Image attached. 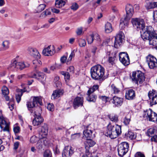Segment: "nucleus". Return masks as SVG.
Here are the masks:
<instances>
[{
	"instance_id": "obj_1",
	"label": "nucleus",
	"mask_w": 157,
	"mask_h": 157,
	"mask_svg": "<svg viewBox=\"0 0 157 157\" xmlns=\"http://www.w3.org/2000/svg\"><path fill=\"white\" fill-rule=\"evenodd\" d=\"M132 22L135 27L141 29L140 32L143 33L141 36L144 40H148L150 45L155 46L157 44V34L151 26H147L145 28L144 20L140 18H133Z\"/></svg>"
},
{
	"instance_id": "obj_2",
	"label": "nucleus",
	"mask_w": 157,
	"mask_h": 157,
	"mask_svg": "<svg viewBox=\"0 0 157 157\" xmlns=\"http://www.w3.org/2000/svg\"><path fill=\"white\" fill-rule=\"evenodd\" d=\"M132 22L135 27L141 29L140 32L143 33L141 36L144 40H148L150 45L155 46L157 44V34L151 26H147L145 28L144 20L140 18H133Z\"/></svg>"
},
{
	"instance_id": "obj_3",
	"label": "nucleus",
	"mask_w": 157,
	"mask_h": 157,
	"mask_svg": "<svg viewBox=\"0 0 157 157\" xmlns=\"http://www.w3.org/2000/svg\"><path fill=\"white\" fill-rule=\"evenodd\" d=\"M121 133V126L117 124L115 125L109 124L105 132V135L111 139H114L119 136Z\"/></svg>"
},
{
	"instance_id": "obj_4",
	"label": "nucleus",
	"mask_w": 157,
	"mask_h": 157,
	"mask_svg": "<svg viewBox=\"0 0 157 157\" xmlns=\"http://www.w3.org/2000/svg\"><path fill=\"white\" fill-rule=\"evenodd\" d=\"M121 133V126L117 124L115 125L109 124L105 132V135L111 139H114L119 136Z\"/></svg>"
},
{
	"instance_id": "obj_5",
	"label": "nucleus",
	"mask_w": 157,
	"mask_h": 157,
	"mask_svg": "<svg viewBox=\"0 0 157 157\" xmlns=\"http://www.w3.org/2000/svg\"><path fill=\"white\" fill-rule=\"evenodd\" d=\"M104 71V68L100 65L93 66L90 69L91 77L94 80H103Z\"/></svg>"
},
{
	"instance_id": "obj_6",
	"label": "nucleus",
	"mask_w": 157,
	"mask_h": 157,
	"mask_svg": "<svg viewBox=\"0 0 157 157\" xmlns=\"http://www.w3.org/2000/svg\"><path fill=\"white\" fill-rule=\"evenodd\" d=\"M18 57V56L17 57L16 59L12 61L10 66V68L12 69L21 70L29 66V64L28 63H25L24 62H18L17 59Z\"/></svg>"
},
{
	"instance_id": "obj_7",
	"label": "nucleus",
	"mask_w": 157,
	"mask_h": 157,
	"mask_svg": "<svg viewBox=\"0 0 157 157\" xmlns=\"http://www.w3.org/2000/svg\"><path fill=\"white\" fill-rule=\"evenodd\" d=\"M36 111H35L32 115L34 117L33 121V124L34 126L40 125L43 121V119L41 116V109L40 107L36 108Z\"/></svg>"
},
{
	"instance_id": "obj_8",
	"label": "nucleus",
	"mask_w": 157,
	"mask_h": 157,
	"mask_svg": "<svg viewBox=\"0 0 157 157\" xmlns=\"http://www.w3.org/2000/svg\"><path fill=\"white\" fill-rule=\"evenodd\" d=\"M131 78L137 84L141 83L144 80V74L140 71L133 72Z\"/></svg>"
},
{
	"instance_id": "obj_9",
	"label": "nucleus",
	"mask_w": 157,
	"mask_h": 157,
	"mask_svg": "<svg viewBox=\"0 0 157 157\" xmlns=\"http://www.w3.org/2000/svg\"><path fill=\"white\" fill-rule=\"evenodd\" d=\"M129 146L128 143L124 142L120 144L118 147V152L119 155L123 156L128 151Z\"/></svg>"
},
{
	"instance_id": "obj_10",
	"label": "nucleus",
	"mask_w": 157,
	"mask_h": 157,
	"mask_svg": "<svg viewBox=\"0 0 157 157\" xmlns=\"http://www.w3.org/2000/svg\"><path fill=\"white\" fill-rule=\"evenodd\" d=\"M146 59L150 69H155L157 67V59L154 56L149 55L147 57Z\"/></svg>"
},
{
	"instance_id": "obj_11",
	"label": "nucleus",
	"mask_w": 157,
	"mask_h": 157,
	"mask_svg": "<svg viewBox=\"0 0 157 157\" xmlns=\"http://www.w3.org/2000/svg\"><path fill=\"white\" fill-rule=\"evenodd\" d=\"M111 48H113L112 46H111L109 45L107 46V54L109 56L108 61L109 62L113 64L114 63V61L115 60L116 58V54L117 52H112L111 50H110V49Z\"/></svg>"
},
{
	"instance_id": "obj_12",
	"label": "nucleus",
	"mask_w": 157,
	"mask_h": 157,
	"mask_svg": "<svg viewBox=\"0 0 157 157\" xmlns=\"http://www.w3.org/2000/svg\"><path fill=\"white\" fill-rule=\"evenodd\" d=\"M124 37V33L122 32H120L115 37L114 47L118 48L122 43Z\"/></svg>"
},
{
	"instance_id": "obj_13",
	"label": "nucleus",
	"mask_w": 157,
	"mask_h": 157,
	"mask_svg": "<svg viewBox=\"0 0 157 157\" xmlns=\"http://www.w3.org/2000/svg\"><path fill=\"white\" fill-rule=\"evenodd\" d=\"M151 105L157 104V91L154 90H150L148 93Z\"/></svg>"
},
{
	"instance_id": "obj_14",
	"label": "nucleus",
	"mask_w": 157,
	"mask_h": 157,
	"mask_svg": "<svg viewBox=\"0 0 157 157\" xmlns=\"http://www.w3.org/2000/svg\"><path fill=\"white\" fill-rule=\"evenodd\" d=\"M119 60L124 65L127 66L130 63L129 57L125 52H121L119 54Z\"/></svg>"
},
{
	"instance_id": "obj_15",
	"label": "nucleus",
	"mask_w": 157,
	"mask_h": 157,
	"mask_svg": "<svg viewBox=\"0 0 157 157\" xmlns=\"http://www.w3.org/2000/svg\"><path fill=\"white\" fill-rule=\"evenodd\" d=\"M36 73H34L30 77L32 78H35L40 81L43 84L45 83L44 81L46 79L44 74L37 70L35 71Z\"/></svg>"
},
{
	"instance_id": "obj_16",
	"label": "nucleus",
	"mask_w": 157,
	"mask_h": 157,
	"mask_svg": "<svg viewBox=\"0 0 157 157\" xmlns=\"http://www.w3.org/2000/svg\"><path fill=\"white\" fill-rule=\"evenodd\" d=\"M55 48L54 46L49 45L43 50L42 54L45 56H51L55 53Z\"/></svg>"
},
{
	"instance_id": "obj_17",
	"label": "nucleus",
	"mask_w": 157,
	"mask_h": 157,
	"mask_svg": "<svg viewBox=\"0 0 157 157\" xmlns=\"http://www.w3.org/2000/svg\"><path fill=\"white\" fill-rule=\"evenodd\" d=\"M73 148L71 146H67L64 149L62 153L63 157H70L74 153Z\"/></svg>"
},
{
	"instance_id": "obj_18",
	"label": "nucleus",
	"mask_w": 157,
	"mask_h": 157,
	"mask_svg": "<svg viewBox=\"0 0 157 157\" xmlns=\"http://www.w3.org/2000/svg\"><path fill=\"white\" fill-rule=\"evenodd\" d=\"M48 132V125L45 124L39 130V138L40 139L44 138L47 135Z\"/></svg>"
},
{
	"instance_id": "obj_19",
	"label": "nucleus",
	"mask_w": 157,
	"mask_h": 157,
	"mask_svg": "<svg viewBox=\"0 0 157 157\" xmlns=\"http://www.w3.org/2000/svg\"><path fill=\"white\" fill-rule=\"evenodd\" d=\"M83 98L82 97H77L74 100L73 107L75 109L83 105Z\"/></svg>"
},
{
	"instance_id": "obj_20",
	"label": "nucleus",
	"mask_w": 157,
	"mask_h": 157,
	"mask_svg": "<svg viewBox=\"0 0 157 157\" xmlns=\"http://www.w3.org/2000/svg\"><path fill=\"white\" fill-rule=\"evenodd\" d=\"M135 92L133 90L129 89L126 91L125 98L127 99L133 100L135 98Z\"/></svg>"
},
{
	"instance_id": "obj_21",
	"label": "nucleus",
	"mask_w": 157,
	"mask_h": 157,
	"mask_svg": "<svg viewBox=\"0 0 157 157\" xmlns=\"http://www.w3.org/2000/svg\"><path fill=\"white\" fill-rule=\"evenodd\" d=\"M123 102V99L122 98L114 96L113 98L112 103L117 107L121 106Z\"/></svg>"
},
{
	"instance_id": "obj_22",
	"label": "nucleus",
	"mask_w": 157,
	"mask_h": 157,
	"mask_svg": "<svg viewBox=\"0 0 157 157\" xmlns=\"http://www.w3.org/2000/svg\"><path fill=\"white\" fill-rule=\"evenodd\" d=\"M31 114L33 113L35 111H36V108L39 107H36V105L35 102L33 100L32 101L28 102L26 104Z\"/></svg>"
},
{
	"instance_id": "obj_23",
	"label": "nucleus",
	"mask_w": 157,
	"mask_h": 157,
	"mask_svg": "<svg viewBox=\"0 0 157 157\" xmlns=\"http://www.w3.org/2000/svg\"><path fill=\"white\" fill-rule=\"evenodd\" d=\"M126 16L125 17L130 19L132 17L133 13V8L132 6L130 4L127 5L126 7Z\"/></svg>"
},
{
	"instance_id": "obj_24",
	"label": "nucleus",
	"mask_w": 157,
	"mask_h": 157,
	"mask_svg": "<svg viewBox=\"0 0 157 157\" xmlns=\"http://www.w3.org/2000/svg\"><path fill=\"white\" fill-rule=\"evenodd\" d=\"M0 127L2 128H4L3 130L4 131H9L8 124L2 117H0Z\"/></svg>"
},
{
	"instance_id": "obj_25",
	"label": "nucleus",
	"mask_w": 157,
	"mask_h": 157,
	"mask_svg": "<svg viewBox=\"0 0 157 157\" xmlns=\"http://www.w3.org/2000/svg\"><path fill=\"white\" fill-rule=\"evenodd\" d=\"M29 51L30 55L34 58L37 59H39L40 58V55L36 49L30 48H29Z\"/></svg>"
},
{
	"instance_id": "obj_26",
	"label": "nucleus",
	"mask_w": 157,
	"mask_h": 157,
	"mask_svg": "<svg viewBox=\"0 0 157 157\" xmlns=\"http://www.w3.org/2000/svg\"><path fill=\"white\" fill-rule=\"evenodd\" d=\"M92 131L87 128L84 131L83 136H85L87 140H91L94 136V135H92Z\"/></svg>"
},
{
	"instance_id": "obj_27",
	"label": "nucleus",
	"mask_w": 157,
	"mask_h": 157,
	"mask_svg": "<svg viewBox=\"0 0 157 157\" xmlns=\"http://www.w3.org/2000/svg\"><path fill=\"white\" fill-rule=\"evenodd\" d=\"M130 19L126 17L122 18L120 21V27L121 29H124L125 27L127 26L128 21Z\"/></svg>"
},
{
	"instance_id": "obj_28",
	"label": "nucleus",
	"mask_w": 157,
	"mask_h": 157,
	"mask_svg": "<svg viewBox=\"0 0 157 157\" xmlns=\"http://www.w3.org/2000/svg\"><path fill=\"white\" fill-rule=\"evenodd\" d=\"M63 94V91L61 90H56L53 91L52 95V99H55L59 97Z\"/></svg>"
},
{
	"instance_id": "obj_29",
	"label": "nucleus",
	"mask_w": 157,
	"mask_h": 157,
	"mask_svg": "<svg viewBox=\"0 0 157 157\" xmlns=\"http://www.w3.org/2000/svg\"><path fill=\"white\" fill-rule=\"evenodd\" d=\"M145 7L147 9H151L157 7V2H149L147 1L146 2Z\"/></svg>"
},
{
	"instance_id": "obj_30",
	"label": "nucleus",
	"mask_w": 157,
	"mask_h": 157,
	"mask_svg": "<svg viewBox=\"0 0 157 157\" xmlns=\"http://www.w3.org/2000/svg\"><path fill=\"white\" fill-rule=\"evenodd\" d=\"M87 96L86 97V100L89 102H95L97 98V96L91 94H87Z\"/></svg>"
},
{
	"instance_id": "obj_31",
	"label": "nucleus",
	"mask_w": 157,
	"mask_h": 157,
	"mask_svg": "<svg viewBox=\"0 0 157 157\" xmlns=\"http://www.w3.org/2000/svg\"><path fill=\"white\" fill-rule=\"evenodd\" d=\"M125 136L127 139L131 140L134 139L136 137V134L131 131H128V132L125 133Z\"/></svg>"
},
{
	"instance_id": "obj_32",
	"label": "nucleus",
	"mask_w": 157,
	"mask_h": 157,
	"mask_svg": "<svg viewBox=\"0 0 157 157\" xmlns=\"http://www.w3.org/2000/svg\"><path fill=\"white\" fill-rule=\"evenodd\" d=\"M66 0H56L55 6L57 8H60L64 6Z\"/></svg>"
},
{
	"instance_id": "obj_33",
	"label": "nucleus",
	"mask_w": 157,
	"mask_h": 157,
	"mask_svg": "<svg viewBox=\"0 0 157 157\" xmlns=\"http://www.w3.org/2000/svg\"><path fill=\"white\" fill-rule=\"evenodd\" d=\"M153 112L150 109H147L146 111H144V117H146L147 119H148L149 120V119L151 117V116L152 117Z\"/></svg>"
},
{
	"instance_id": "obj_34",
	"label": "nucleus",
	"mask_w": 157,
	"mask_h": 157,
	"mask_svg": "<svg viewBox=\"0 0 157 157\" xmlns=\"http://www.w3.org/2000/svg\"><path fill=\"white\" fill-rule=\"evenodd\" d=\"M130 118V117L128 115H127L124 118L121 119V121L124 125H127L129 124L131 121Z\"/></svg>"
},
{
	"instance_id": "obj_35",
	"label": "nucleus",
	"mask_w": 157,
	"mask_h": 157,
	"mask_svg": "<svg viewBox=\"0 0 157 157\" xmlns=\"http://www.w3.org/2000/svg\"><path fill=\"white\" fill-rule=\"evenodd\" d=\"M113 28L111 24L109 22L106 23L105 25V31L106 33H109L112 32Z\"/></svg>"
},
{
	"instance_id": "obj_36",
	"label": "nucleus",
	"mask_w": 157,
	"mask_h": 157,
	"mask_svg": "<svg viewBox=\"0 0 157 157\" xmlns=\"http://www.w3.org/2000/svg\"><path fill=\"white\" fill-rule=\"evenodd\" d=\"M156 131L157 128L156 127L150 128L147 131V135L149 136H152L153 134H154Z\"/></svg>"
},
{
	"instance_id": "obj_37",
	"label": "nucleus",
	"mask_w": 157,
	"mask_h": 157,
	"mask_svg": "<svg viewBox=\"0 0 157 157\" xmlns=\"http://www.w3.org/2000/svg\"><path fill=\"white\" fill-rule=\"evenodd\" d=\"M99 86L98 85H94L89 89L87 91V93H88V94H92L95 91L98 90L99 88Z\"/></svg>"
},
{
	"instance_id": "obj_38",
	"label": "nucleus",
	"mask_w": 157,
	"mask_h": 157,
	"mask_svg": "<svg viewBox=\"0 0 157 157\" xmlns=\"http://www.w3.org/2000/svg\"><path fill=\"white\" fill-rule=\"evenodd\" d=\"M33 100L35 102L36 105L39 104L40 105H42V99L40 97H33Z\"/></svg>"
},
{
	"instance_id": "obj_39",
	"label": "nucleus",
	"mask_w": 157,
	"mask_h": 157,
	"mask_svg": "<svg viewBox=\"0 0 157 157\" xmlns=\"http://www.w3.org/2000/svg\"><path fill=\"white\" fill-rule=\"evenodd\" d=\"M51 14V12L49 9L46 10L45 11L42 12L40 15V17L41 18H44L47 15H49Z\"/></svg>"
},
{
	"instance_id": "obj_40",
	"label": "nucleus",
	"mask_w": 157,
	"mask_h": 157,
	"mask_svg": "<svg viewBox=\"0 0 157 157\" xmlns=\"http://www.w3.org/2000/svg\"><path fill=\"white\" fill-rule=\"evenodd\" d=\"M33 63L34 65V68L35 71H37L36 68L37 67H40L41 64V61L38 59H35L33 61Z\"/></svg>"
},
{
	"instance_id": "obj_41",
	"label": "nucleus",
	"mask_w": 157,
	"mask_h": 157,
	"mask_svg": "<svg viewBox=\"0 0 157 157\" xmlns=\"http://www.w3.org/2000/svg\"><path fill=\"white\" fill-rule=\"evenodd\" d=\"M9 43L8 41L5 40L3 41L2 43V50H6L9 48Z\"/></svg>"
},
{
	"instance_id": "obj_42",
	"label": "nucleus",
	"mask_w": 157,
	"mask_h": 157,
	"mask_svg": "<svg viewBox=\"0 0 157 157\" xmlns=\"http://www.w3.org/2000/svg\"><path fill=\"white\" fill-rule=\"evenodd\" d=\"M108 117L111 121L114 122H117L118 121V116L114 114H110L108 116Z\"/></svg>"
},
{
	"instance_id": "obj_43",
	"label": "nucleus",
	"mask_w": 157,
	"mask_h": 157,
	"mask_svg": "<svg viewBox=\"0 0 157 157\" xmlns=\"http://www.w3.org/2000/svg\"><path fill=\"white\" fill-rule=\"evenodd\" d=\"M78 42L80 47H82L85 46L86 42L84 39L82 38L79 39L78 40Z\"/></svg>"
},
{
	"instance_id": "obj_44",
	"label": "nucleus",
	"mask_w": 157,
	"mask_h": 157,
	"mask_svg": "<svg viewBox=\"0 0 157 157\" xmlns=\"http://www.w3.org/2000/svg\"><path fill=\"white\" fill-rule=\"evenodd\" d=\"M98 98L103 102L106 103L109 100V98L104 95H99Z\"/></svg>"
},
{
	"instance_id": "obj_45",
	"label": "nucleus",
	"mask_w": 157,
	"mask_h": 157,
	"mask_svg": "<svg viewBox=\"0 0 157 157\" xmlns=\"http://www.w3.org/2000/svg\"><path fill=\"white\" fill-rule=\"evenodd\" d=\"M149 119V121L157 122V114L153 112L152 117Z\"/></svg>"
},
{
	"instance_id": "obj_46",
	"label": "nucleus",
	"mask_w": 157,
	"mask_h": 157,
	"mask_svg": "<svg viewBox=\"0 0 157 157\" xmlns=\"http://www.w3.org/2000/svg\"><path fill=\"white\" fill-rule=\"evenodd\" d=\"M39 138H40L39 136L37 137L35 136H33L31 137L30 139V142L33 144L35 143L38 140Z\"/></svg>"
},
{
	"instance_id": "obj_47",
	"label": "nucleus",
	"mask_w": 157,
	"mask_h": 157,
	"mask_svg": "<svg viewBox=\"0 0 157 157\" xmlns=\"http://www.w3.org/2000/svg\"><path fill=\"white\" fill-rule=\"evenodd\" d=\"M2 92L3 95H7L9 93L8 89L6 86H3L2 88Z\"/></svg>"
},
{
	"instance_id": "obj_48",
	"label": "nucleus",
	"mask_w": 157,
	"mask_h": 157,
	"mask_svg": "<svg viewBox=\"0 0 157 157\" xmlns=\"http://www.w3.org/2000/svg\"><path fill=\"white\" fill-rule=\"evenodd\" d=\"M52 154L51 152L48 150H46L44 152V157H52Z\"/></svg>"
},
{
	"instance_id": "obj_49",
	"label": "nucleus",
	"mask_w": 157,
	"mask_h": 157,
	"mask_svg": "<svg viewBox=\"0 0 157 157\" xmlns=\"http://www.w3.org/2000/svg\"><path fill=\"white\" fill-rule=\"evenodd\" d=\"M94 35L93 34L90 35L88 37L87 42L89 44H91L93 41L94 39Z\"/></svg>"
},
{
	"instance_id": "obj_50",
	"label": "nucleus",
	"mask_w": 157,
	"mask_h": 157,
	"mask_svg": "<svg viewBox=\"0 0 157 157\" xmlns=\"http://www.w3.org/2000/svg\"><path fill=\"white\" fill-rule=\"evenodd\" d=\"M61 74L64 76L65 80H68L69 79L70 75L68 72L62 71L61 72Z\"/></svg>"
},
{
	"instance_id": "obj_51",
	"label": "nucleus",
	"mask_w": 157,
	"mask_h": 157,
	"mask_svg": "<svg viewBox=\"0 0 157 157\" xmlns=\"http://www.w3.org/2000/svg\"><path fill=\"white\" fill-rule=\"evenodd\" d=\"M59 76H56L54 79V82L56 85L57 87L59 86H60V82L59 81Z\"/></svg>"
},
{
	"instance_id": "obj_52",
	"label": "nucleus",
	"mask_w": 157,
	"mask_h": 157,
	"mask_svg": "<svg viewBox=\"0 0 157 157\" xmlns=\"http://www.w3.org/2000/svg\"><path fill=\"white\" fill-rule=\"evenodd\" d=\"M111 90L113 92V93L114 94H117L120 91L119 89L116 88L115 86L113 84L111 85Z\"/></svg>"
},
{
	"instance_id": "obj_53",
	"label": "nucleus",
	"mask_w": 157,
	"mask_h": 157,
	"mask_svg": "<svg viewBox=\"0 0 157 157\" xmlns=\"http://www.w3.org/2000/svg\"><path fill=\"white\" fill-rule=\"evenodd\" d=\"M46 7V5L44 4L39 5L37 7L38 11L40 12L44 10Z\"/></svg>"
},
{
	"instance_id": "obj_54",
	"label": "nucleus",
	"mask_w": 157,
	"mask_h": 157,
	"mask_svg": "<svg viewBox=\"0 0 157 157\" xmlns=\"http://www.w3.org/2000/svg\"><path fill=\"white\" fill-rule=\"evenodd\" d=\"M76 50L74 49L73 50V51L71 52V54L69 56V57L67 59V61H70L72 60L73 57L75 55V52H76Z\"/></svg>"
},
{
	"instance_id": "obj_55",
	"label": "nucleus",
	"mask_w": 157,
	"mask_h": 157,
	"mask_svg": "<svg viewBox=\"0 0 157 157\" xmlns=\"http://www.w3.org/2000/svg\"><path fill=\"white\" fill-rule=\"evenodd\" d=\"M80 134L79 133H75L71 135V139L72 140H75L79 138Z\"/></svg>"
},
{
	"instance_id": "obj_56",
	"label": "nucleus",
	"mask_w": 157,
	"mask_h": 157,
	"mask_svg": "<svg viewBox=\"0 0 157 157\" xmlns=\"http://www.w3.org/2000/svg\"><path fill=\"white\" fill-rule=\"evenodd\" d=\"M47 109L51 111H52L54 110V106L52 103H49L47 106Z\"/></svg>"
},
{
	"instance_id": "obj_57",
	"label": "nucleus",
	"mask_w": 157,
	"mask_h": 157,
	"mask_svg": "<svg viewBox=\"0 0 157 157\" xmlns=\"http://www.w3.org/2000/svg\"><path fill=\"white\" fill-rule=\"evenodd\" d=\"M78 6L77 3H74L72 4L71 6V9L73 10H76L78 8Z\"/></svg>"
},
{
	"instance_id": "obj_58",
	"label": "nucleus",
	"mask_w": 157,
	"mask_h": 157,
	"mask_svg": "<svg viewBox=\"0 0 157 157\" xmlns=\"http://www.w3.org/2000/svg\"><path fill=\"white\" fill-rule=\"evenodd\" d=\"M135 157H145V156L143 153L138 152L135 154Z\"/></svg>"
},
{
	"instance_id": "obj_59",
	"label": "nucleus",
	"mask_w": 157,
	"mask_h": 157,
	"mask_svg": "<svg viewBox=\"0 0 157 157\" xmlns=\"http://www.w3.org/2000/svg\"><path fill=\"white\" fill-rule=\"evenodd\" d=\"M74 67L73 66H71L67 69V71L68 72H69L71 74H73L74 73Z\"/></svg>"
},
{
	"instance_id": "obj_60",
	"label": "nucleus",
	"mask_w": 157,
	"mask_h": 157,
	"mask_svg": "<svg viewBox=\"0 0 157 157\" xmlns=\"http://www.w3.org/2000/svg\"><path fill=\"white\" fill-rule=\"evenodd\" d=\"M88 140V141H87V143L90 147H92L95 144V142L91 140V139Z\"/></svg>"
},
{
	"instance_id": "obj_61",
	"label": "nucleus",
	"mask_w": 157,
	"mask_h": 157,
	"mask_svg": "<svg viewBox=\"0 0 157 157\" xmlns=\"http://www.w3.org/2000/svg\"><path fill=\"white\" fill-rule=\"evenodd\" d=\"M82 32V27L78 28L76 31V33L77 35H80Z\"/></svg>"
},
{
	"instance_id": "obj_62",
	"label": "nucleus",
	"mask_w": 157,
	"mask_h": 157,
	"mask_svg": "<svg viewBox=\"0 0 157 157\" xmlns=\"http://www.w3.org/2000/svg\"><path fill=\"white\" fill-rule=\"evenodd\" d=\"M22 95V93L21 92V94H18L17 95H16V99L17 103H19L21 99V97Z\"/></svg>"
},
{
	"instance_id": "obj_63",
	"label": "nucleus",
	"mask_w": 157,
	"mask_h": 157,
	"mask_svg": "<svg viewBox=\"0 0 157 157\" xmlns=\"http://www.w3.org/2000/svg\"><path fill=\"white\" fill-rule=\"evenodd\" d=\"M151 137H152L151 139V141H154L155 142H157V135H155L153 136H152Z\"/></svg>"
},
{
	"instance_id": "obj_64",
	"label": "nucleus",
	"mask_w": 157,
	"mask_h": 157,
	"mask_svg": "<svg viewBox=\"0 0 157 157\" xmlns=\"http://www.w3.org/2000/svg\"><path fill=\"white\" fill-rule=\"evenodd\" d=\"M153 16L154 18L155 21L157 22V11H155L154 12Z\"/></svg>"
}]
</instances>
